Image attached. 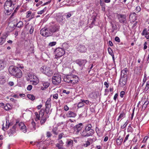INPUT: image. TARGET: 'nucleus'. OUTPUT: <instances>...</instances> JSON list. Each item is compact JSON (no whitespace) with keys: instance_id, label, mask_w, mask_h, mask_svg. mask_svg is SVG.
Listing matches in <instances>:
<instances>
[{"instance_id":"obj_1","label":"nucleus","mask_w":149,"mask_h":149,"mask_svg":"<svg viewBox=\"0 0 149 149\" xmlns=\"http://www.w3.org/2000/svg\"><path fill=\"white\" fill-rule=\"evenodd\" d=\"M8 71L11 75L15 76L17 78L21 77L22 75L21 70L18 67L12 65L9 67Z\"/></svg>"},{"instance_id":"obj_2","label":"nucleus","mask_w":149,"mask_h":149,"mask_svg":"<svg viewBox=\"0 0 149 149\" xmlns=\"http://www.w3.org/2000/svg\"><path fill=\"white\" fill-rule=\"evenodd\" d=\"M92 125L90 124L86 126L85 129L80 133L81 136L87 137L92 136L94 133V131L92 129Z\"/></svg>"},{"instance_id":"obj_3","label":"nucleus","mask_w":149,"mask_h":149,"mask_svg":"<svg viewBox=\"0 0 149 149\" xmlns=\"http://www.w3.org/2000/svg\"><path fill=\"white\" fill-rule=\"evenodd\" d=\"M14 4L11 0H7L4 3V8L8 13L13 10L14 8Z\"/></svg>"},{"instance_id":"obj_4","label":"nucleus","mask_w":149,"mask_h":149,"mask_svg":"<svg viewBox=\"0 0 149 149\" xmlns=\"http://www.w3.org/2000/svg\"><path fill=\"white\" fill-rule=\"evenodd\" d=\"M49 30L50 31L51 33H52L51 34L52 36H58L59 35V33H56L59 31V28L58 26L56 25H52L49 26Z\"/></svg>"},{"instance_id":"obj_5","label":"nucleus","mask_w":149,"mask_h":149,"mask_svg":"<svg viewBox=\"0 0 149 149\" xmlns=\"http://www.w3.org/2000/svg\"><path fill=\"white\" fill-rule=\"evenodd\" d=\"M61 75L59 74H54L52 78L53 84L55 85H58L61 83Z\"/></svg>"},{"instance_id":"obj_6","label":"nucleus","mask_w":149,"mask_h":149,"mask_svg":"<svg viewBox=\"0 0 149 149\" xmlns=\"http://www.w3.org/2000/svg\"><path fill=\"white\" fill-rule=\"evenodd\" d=\"M117 17L120 24H125L127 23V20L126 18L127 16L126 15L122 14H118Z\"/></svg>"},{"instance_id":"obj_7","label":"nucleus","mask_w":149,"mask_h":149,"mask_svg":"<svg viewBox=\"0 0 149 149\" xmlns=\"http://www.w3.org/2000/svg\"><path fill=\"white\" fill-rule=\"evenodd\" d=\"M49 28H45L42 29L40 31V33L44 36L48 37L50 36H52V33H51L50 31L49 30Z\"/></svg>"},{"instance_id":"obj_8","label":"nucleus","mask_w":149,"mask_h":149,"mask_svg":"<svg viewBox=\"0 0 149 149\" xmlns=\"http://www.w3.org/2000/svg\"><path fill=\"white\" fill-rule=\"evenodd\" d=\"M55 58H57L64 55L65 54V52L64 49L62 48H58L55 50Z\"/></svg>"},{"instance_id":"obj_9","label":"nucleus","mask_w":149,"mask_h":149,"mask_svg":"<svg viewBox=\"0 0 149 149\" xmlns=\"http://www.w3.org/2000/svg\"><path fill=\"white\" fill-rule=\"evenodd\" d=\"M87 61L86 59H78L75 61L76 63L80 67H83L86 63Z\"/></svg>"},{"instance_id":"obj_10","label":"nucleus","mask_w":149,"mask_h":149,"mask_svg":"<svg viewBox=\"0 0 149 149\" xmlns=\"http://www.w3.org/2000/svg\"><path fill=\"white\" fill-rule=\"evenodd\" d=\"M83 127L82 124L80 123L74 126V131H76L77 133H78L83 128Z\"/></svg>"},{"instance_id":"obj_11","label":"nucleus","mask_w":149,"mask_h":149,"mask_svg":"<svg viewBox=\"0 0 149 149\" xmlns=\"http://www.w3.org/2000/svg\"><path fill=\"white\" fill-rule=\"evenodd\" d=\"M16 128V124L15 125L12 127V128L10 129L8 132V134L10 136L13 134L15 132Z\"/></svg>"},{"instance_id":"obj_12","label":"nucleus","mask_w":149,"mask_h":149,"mask_svg":"<svg viewBox=\"0 0 149 149\" xmlns=\"http://www.w3.org/2000/svg\"><path fill=\"white\" fill-rule=\"evenodd\" d=\"M71 83L72 84H76L79 81V78L77 76L73 74L72 75Z\"/></svg>"},{"instance_id":"obj_13","label":"nucleus","mask_w":149,"mask_h":149,"mask_svg":"<svg viewBox=\"0 0 149 149\" xmlns=\"http://www.w3.org/2000/svg\"><path fill=\"white\" fill-rule=\"evenodd\" d=\"M77 49L81 52H85L86 51V48L84 45H80L77 47Z\"/></svg>"},{"instance_id":"obj_14","label":"nucleus","mask_w":149,"mask_h":149,"mask_svg":"<svg viewBox=\"0 0 149 149\" xmlns=\"http://www.w3.org/2000/svg\"><path fill=\"white\" fill-rule=\"evenodd\" d=\"M126 82V79L125 77H121L119 81L120 84L121 86H123Z\"/></svg>"},{"instance_id":"obj_15","label":"nucleus","mask_w":149,"mask_h":149,"mask_svg":"<svg viewBox=\"0 0 149 149\" xmlns=\"http://www.w3.org/2000/svg\"><path fill=\"white\" fill-rule=\"evenodd\" d=\"M7 37V35L5 34L0 38V45H2L5 42Z\"/></svg>"},{"instance_id":"obj_16","label":"nucleus","mask_w":149,"mask_h":149,"mask_svg":"<svg viewBox=\"0 0 149 149\" xmlns=\"http://www.w3.org/2000/svg\"><path fill=\"white\" fill-rule=\"evenodd\" d=\"M76 115V113L72 111H69L66 114V116L68 117H74Z\"/></svg>"},{"instance_id":"obj_17","label":"nucleus","mask_w":149,"mask_h":149,"mask_svg":"<svg viewBox=\"0 0 149 149\" xmlns=\"http://www.w3.org/2000/svg\"><path fill=\"white\" fill-rule=\"evenodd\" d=\"M72 75H68L66 76L64 78V80L65 82L67 83H71V78H72Z\"/></svg>"},{"instance_id":"obj_18","label":"nucleus","mask_w":149,"mask_h":149,"mask_svg":"<svg viewBox=\"0 0 149 149\" xmlns=\"http://www.w3.org/2000/svg\"><path fill=\"white\" fill-rule=\"evenodd\" d=\"M43 86L41 87L42 90H44L47 88L49 86V82H44L43 83Z\"/></svg>"},{"instance_id":"obj_19","label":"nucleus","mask_w":149,"mask_h":149,"mask_svg":"<svg viewBox=\"0 0 149 149\" xmlns=\"http://www.w3.org/2000/svg\"><path fill=\"white\" fill-rule=\"evenodd\" d=\"M128 71L127 69V68H125L124 69L122 70L121 71V77H125L127 76V72Z\"/></svg>"},{"instance_id":"obj_20","label":"nucleus","mask_w":149,"mask_h":149,"mask_svg":"<svg viewBox=\"0 0 149 149\" xmlns=\"http://www.w3.org/2000/svg\"><path fill=\"white\" fill-rule=\"evenodd\" d=\"M49 68L47 67L46 66H43L42 67L40 68V71L45 74L46 72L47 71V70L49 69Z\"/></svg>"},{"instance_id":"obj_21","label":"nucleus","mask_w":149,"mask_h":149,"mask_svg":"<svg viewBox=\"0 0 149 149\" xmlns=\"http://www.w3.org/2000/svg\"><path fill=\"white\" fill-rule=\"evenodd\" d=\"M123 141V139L121 138L120 136L118 137V138L116 139V143L117 145H120Z\"/></svg>"},{"instance_id":"obj_22","label":"nucleus","mask_w":149,"mask_h":149,"mask_svg":"<svg viewBox=\"0 0 149 149\" xmlns=\"http://www.w3.org/2000/svg\"><path fill=\"white\" fill-rule=\"evenodd\" d=\"M53 73V72L52 70H50L49 68V69L46 72L45 74L49 77H50L52 75Z\"/></svg>"},{"instance_id":"obj_23","label":"nucleus","mask_w":149,"mask_h":149,"mask_svg":"<svg viewBox=\"0 0 149 149\" xmlns=\"http://www.w3.org/2000/svg\"><path fill=\"white\" fill-rule=\"evenodd\" d=\"M23 23L22 21H19L18 23H17L16 25H14V26H16L19 28H21L22 27L23 25Z\"/></svg>"},{"instance_id":"obj_24","label":"nucleus","mask_w":149,"mask_h":149,"mask_svg":"<svg viewBox=\"0 0 149 149\" xmlns=\"http://www.w3.org/2000/svg\"><path fill=\"white\" fill-rule=\"evenodd\" d=\"M5 82L6 80L4 77L2 76H0V84H3Z\"/></svg>"},{"instance_id":"obj_25","label":"nucleus","mask_w":149,"mask_h":149,"mask_svg":"<svg viewBox=\"0 0 149 149\" xmlns=\"http://www.w3.org/2000/svg\"><path fill=\"white\" fill-rule=\"evenodd\" d=\"M125 116V114L124 112H122L120 114V115L118 116V117L117 119L118 121H119L120 119L121 120L124 118Z\"/></svg>"},{"instance_id":"obj_26","label":"nucleus","mask_w":149,"mask_h":149,"mask_svg":"<svg viewBox=\"0 0 149 149\" xmlns=\"http://www.w3.org/2000/svg\"><path fill=\"white\" fill-rule=\"evenodd\" d=\"M5 67L4 62L1 60H0V70L3 69Z\"/></svg>"},{"instance_id":"obj_27","label":"nucleus","mask_w":149,"mask_h":149,"mask_svg":"<svg viewBox=\"0 0 149 149\" xmlns=\"http://www.w3.org/2000/svg\"><path fill=\"white\" fill-rule=\"evenodd\" d=\"M56 19L58 22L60 23H63V21L64 19L63 17L62 16H59L57 17Z\"/></svg>"},{"instance_id":"obj_28","label":"nucleus","mask_w":149,"mask_h":149,"mask_svg":"<svg viewBox=\"0 0 149 149\" xmlns=\"http://www.w3.org/2000/svg\"><path fill=\"white\" fill-rule=\"evenodd\" d=\"M11 107L9 104H7L4 107L5 110L8 111L11 109Z\"/></svg>"},{"instance_id":"obj_29","label":"nucleus","mask_w":149,"mask_h":149,"mask_svg":"<svg viewBox=\"0 0 149 149\" xmlns=\"http://www.w3.org/2000/svg\"><path fill=\"white\" fill-rule=\"evenodd\" d=\"M27 97L32 100H33L35 99L34 96L33 95L29 94L27 95Z\"/></svg>"},{"instance_id":"obj_30","label":"nucleus","mask_w":149,"mask_h":149,"mask_svg":"<svg viewBox=\"0 0 149 149\" xmlns=\"http://www.w3.org/2000/svg\"><path fill=\"white\" fill-rule=\"evenodd\" d=\"M147 31V29L146 28H145L143 29V31L142 32V33H141V35L142 36H144L145 35L146 36L148 34V33Z\"/></svg>"},{"instance_id":"obj_31","label":"nucleus","mask_w":149,"mask_h":149,"mask_svg":"<svg viewBox=\"0 0 149 149\" xmlns=\"http://www.w3.org/2000/svg\"><path fill=\"white\" fill-rule=\"evenodd\" d=\"M56 146L57 148L56 149H65L63 147L62 145H60L59 144H56Z\"/></svg>"},{"instance_id":"obj_32","label":"nucleus","mask_w":149,"mask_h":149,"mask_svg":"<svg viewBox=\"0 0 149 149\" xmlns=\"http://www.w3.org/2000/svg\"><path fill=\"white\" fill-rule=\"evenodd\" d=\"M46 120V118L42 117L40 121V124L42 125L45 122Z\"/></svg>"},{"instance_id":"obj_33","label":"nucleus","mask_w":149,"mask_h":149,"mask_svg":"<svg viewBox=\"0 0 149 149\" xmlns=\"http://www.w3.org/2000/svg\"><path fill=\"white\" fill-rule=\"evenodd\" d=\"M108 51L109 54L111 56L113 55L114 54L113 52L112 51L110 47H108Z\"/></svg>"},{"instance_id":"obj_34","label":"nucleus","mask_w":149,"mask_h":149,"mask_svg":"<svg viewBox=\"0 0 149 149\" xmlns=\"http://www.w3.org/2000/svg\"><path fill=\"white\" fill-rule=\"evenodd\" d=\"M45 110L43 109H41L39 111V115L42 116V117L44 115Z\"/></svg>"},{"instance_id":"obj_35","label":"nucleus","mask_w":149,"mask_h":149,"mask_svg":"<svg viewBox=\"0 0 149 149\" xmlns=\"http://www.w3.org/2000/svg\"><path fill=\"white\" fill-rule=\"evenodd\" d=\"M30 83L34 85H36L38 84V81H35V80H33V81H30Z\"/></svg>"},{"instance_id":"obj_36","label":"nucleus","mask_w":149,"mask_h":149,"mask_svg":"<svg viewBox=\"0 0 149 149\" xmlns=\"http://www.w3.org/2000/svg\"><path fill=\"white\" fill-rule=\"evenodd\" d=\"M57 130V128L56 127L52 129L53 133L55 135H57L58 133L56 132Z\"/></svg>"},{"instance_id":"obj_37","label":"nucleus","mask_w":149,"mask_h":149,"mask_svg":"<svg viewBox=\"0 0 149 149\" xmlns=\"http://www.w3.org/2000/svg\"><path fill=\"white\" fill-rule=\"evenodd\" d=\"M148 104L149 106V101H146L144 104H143V107H144L145 108H146Z\"/></svg>"},{"instance_id":"obj_38","label":"nucleus","mask_w":149,"mask_h":149,"mask_svg":"<svg viewBox=\"0 0 149 149\" xmlns=\"http://www.w3.org/2000/svg\"><path fill=\"white\" fill-rule=\"evenodd\" d=\"M149 88V81L147 82L146 87L144 89V91H147Z\"/></svg>"},{"instance_id":"obj_39","label":"nucleus","mask_w":149,"mask_h":149,"mask_svg":"<svg viewBox=\"0 0 149 149\" xmlns=\"http://www.w3.org/2000/svg\"><path fill=\"white\" fill-rule=\"evenodd\" d=\"M62 47L63 48V49H66L68 47V45L66 43H64L62 45Z\"/></svg>"},{"instance_id":"obj_40","label":"nucleus","mask_w":149,"mask_h":149,"mask_svg":"<svg viewBox=\"0 0 149 149\" xmlns=\"http://www.w3.org/2000/svg\"><path fill=\"white\" fill-rule=\"evenodd\" d=\"M84 105V104L83 102H80L78 103L77 107L78 108H80Z\"/></svg>"},{"instance_id":"obj_41","label":"nucleus","mask_w":149,"mask_h":149,"mask_svg":"<svg viewBox=\"0 0 149 149\" xmlns=\"http://www.w3.org/2000/svg\"><path fill=\"white\" fill-rule=\"evenodd\" d=\"M127 130V132H132V128L131 127V126L130 124L128 126Z\"/></svg>"},{"instance_id":"obj_42","label":"nucleus","mask_w":149,"mask_h":149,"mask_svg":"<svg viewBox=\"0 0 149 149\" xmlns=\"http://www.w3.org/2000/svg\"><path fill=\"white\" fill-rule=\"evenodd\" d=\"M26 126L24 125V126H23L22 127L20 128L23 131V132L25 133L26 132Z\"/></svg>"},{"instance_id":"obj_43","label":"nucleus","mask_w":149,"mask_h":149,"mask_svg":"<svg viewBox=\"0 0 149 149\" xmlns=\"http://www.w3.org/2000/svg\"><path fill=\"white\" fill-rule=\"evenodd\" d=\"M31 14V12L30 11H28L27 12L26 15V18H28L30 17Z\"/></svg>"},{"instance_id":"obj_44","label":"nucleus","mask_w":149,"mask_h":149,"mask_svg":"<svg viewBox=\"0 0 149 149\" xmlns=\"http://www.w3.org/2000/svg\"><path fill=\"white\" fill-rule=\"evenodd\" d=\"M73 141L72 140H70V141H68V144L70 146H73Z\"/></svg>"},{"instance_id":"obj_45","label":"nucleus","mask_w":149,"mask_h":149,"mask_svg":"<svg viewBox=\"0 0 149 149\" xmlns=\"http://www.w3.org/2000/svg\"><path fill=\"white\" fill-rule=\"evenodd\" d=\"M64 135V134L63 133H61L60 134L58 135V140H60L61 139L62 137H63V136Z\"/></svg>"},{"instance_id":"obj_46","label":"nucleus","mask_w":149,"mask_h":149,"mask_svg":"<svg viewBox=\"0 0 149 149\" xmlns=\"http://www.w3.org/2000/svg\"><path fill=\"white\" fill-rule=\"evenodd\" d=\"M35 114L36 116V118H37V120H40V115L38 114V113L37 112H36L35 113Z\"/></svg>"},{"instance_id":"obj_47","label":"nucleus","mask_w":149,"mask_h":149,"mask_svg":"<svg viewBox=\"0 0 149 149\" xmlns=\"http://www.w3.org/2000/svg\"><path fill=\"white\" fill-rule=\"evenodd\" d=\"M56 44V42H51L49 44V46L51 47L55 45Z\"/></svg>"},{"instance_id":"obj_48","label":"nucleus","mask_w":149,"mask_h":149,"mask_svg":"<svg viewBox=\"0 0 149 149\" xmlns=\"http://www.w3.org/2000/svg\"><path fill=\"white\" fill-rule=\"evenodd\" d=\"M31 124H32V126H33V127L34 130H35L36 129V123L33 120L32 121V123H31Z\"/></svg>"},{"instance_id":"obj_49","label":"nucleus","mask_w":149,"mask_h":149,"mask_svg":"<svg viewBox=\"0 0 149 149\" xmlns=\"http://www.w3.org/2000/svg\"><path fill=\"white\" fill-rule=\"evenodd\" d=\"M141 8L139 6H137L136 8V11L137 13L140 12L141 10Z\"/></svg>"},{"instance_id":"obj_50","label":"nucleus","mask_w":149,"mask_h":149,"mask_svg":"<svg viewBox=\"0 0 149 149\" xmlns=\"http://www.w3.org/2000/svg\"><path fill=\"white\" fill-rule=\"evenodd\" d=\"M125 93L124 91H121L120 93V96L121 98L123 97L124 95H125Z\"/></svg>"},{"instance_id":"obj_51","label":"nucleus","mask_w":149,"mask_h":149,"mask_svg":"<svg viewBox=\"0 0 149 149\" xmlns=\"http://www.w3.org/2000/svg\"><path fill=\"white\" fill-rule=\"evenodd\" d=\"M96 17L95 16H93L92 19V21L91 22V24H95V22L96 20Z\"/></svg>"},{"instance_id":"obj_52","label":"nucleus","mask_w":149,"mask_h":149,"mask_svg":"<svg viewBox=\"0 0 149 149\" xmlns=\"http://www.w3.org/2000/svg\"><path fill=\"white\" fill-rule=\"evenodd\" d=\"M53 97L54 98L56 99H57L58 98V94L57 93H56L53 95Z\"/></svg>"},{"instance_id":"obj_53","label":"nucleus","mask_w":149,"mask_h":149,"mask_svg":"<svg viewBox=\"0 0 149 149\" xmlns=\"http://www.w3.org/2000/svg\"><path fill=\"white\" fill-rule=\"evenodd\" d=\"M32 88V86L31 85H29L28 86L27 89L28 91H30L31 90Z\"/></svg>"},{"instance_id":"obj_54","label":"nucleus","mask_w":149,"mask_h":149,"mask_svg":"<svg viewBox=\"0 0 149 149\" xmlns=\"http://www.w3.org/2000/svg\"><path fill=\"white\" fill-rule=\"evenodd\" d=\"M52 135V134L49 132H47V136L49 137H50Z\"/></svg>"},{"instance_id":"obj_55","label":"nucleus","mask_w":149,"mask_h":149,"mask_svg":"<svg viewBox=\"0 0 149 149\" xmlns=\"http://www.w3.org/2000/svg\"><path fill=\"white\" fill-rule=\"evenodd\" d=\"M51 103V102L50 101V100L48 99L46 102L45 105L50 104Z\"/></svg>"},{"instance_id":"obj_56","label":"nucleus","mask_w":149,"mask_h":149,"mask_svg":"<svg viewBox=\"0 0 149 149\" xmlns=\"http://www.w3.org/2000/svg\"><path fill=\"white\" fill-rule=\"evenodd\" d=\"M115 40L116 41L118 42H120V40L119 38L117 36L115 38Z\"/></svg>"},{"instance_id":"obj_57","label":"nucleus","mask_w":149,"mask_h":149,"mask_svg":"<svg viewBox=\"0 0 149 149\" xmlns=\"http://www.w3.org/2000/svg\"><path fill=\"white\" fill-rule=\"evenodd\" d=\"M34 28L32 26L30 30V34H32Z\"/></svg>"},{"instance_id":"obj_58","label":"nucleus","mask_w":149,"mask_h":149,"mask_svg":"<svg viewBox=\"0 0 149 149\" xmlns=\"http://www.w3.org/2000/svg\"><path fill=\"white\" fill-rule=\"evenodd\" d=\"M147 44V42H145L143 45H144L143 49L144 50L146 49L147 47V46L146 45Z\"/></svg>"},{"instance_id":"obj_59","label":"nucleus","mask_w":149,"mask_h":149,"mask_svg":"<svg viewBox=\"0 0 149 149\" xmlns=\"http://www.w3.org/2000/svg\"><path fill=\"white\" fill-rule=\"evenodd\" d=\"M66 14V15H65V16H66V18L67 19L70 17L71 15V14L70 13H68Z\"/></svg>"},{"instance_id":"obj_60","label":"nucleus","mask_w":149,"mask_h":149,"mask_svg":"<svg viewBox=\"0 0 149 149\" xmlns=\"http://www.w3.org/2000/svg\"><path fill=\"white\" fill-rule=\"evenodd\" d=\"M118 93H116L114 96L113 99L114 101H116V100L118 96Z\"/></svg>"},{"instance_id":"obj_61","label":"nucleus","mask_w":149,"mask_h":149,"mask_svg":"<svg viewBox=\"0 0 149 149\" xmlns=\"http://www.w3.org/2000/svg\"><path fill=\"white\" fill-rule=\"evenodd\" d=\"M129 136V134H128L125 138V139L124 141V143H125L126 142V141H127L128 139V137Z\"/></svg>"},{"instance_id":"obj_62","label":"nucleus","mask_w":149,"mask_h":149,"mask_svg":"<svg viewBox=\"0 0 149 149\" xmlns=\"http://www.w3.org/2000/svg\"><path fill=\"white\" fill-rule=\"evenodd\" d=\"M50 108H46L45 109V111L46 113L48 114L49 113Z\"/></svg>"},{"instance_id":"obj_63","label":"nucleus","mask_w":149,"mask_h":149,"mask_svg":"<svg viewBox=\"0 0 149 149\" xmlns=\"http://www.w3.org/2000/svg\"><path fill=\"white\" fill-rule=\"evenodd\" d=\"M42 1H39L38 3H37L36 4V6L37 7L38 6L42 4Z\"/></svg>"},{"instance_id":"obj_64","label":"nucleus","mask_w":149,"mask_h":149,"mask_svg":"<svg viewBox=\"0 0 149 149\" xmlns=\"http://www.w3.org/2000/svg\"><path fill=\"white\" fill-rule=\"evenodd\" d=\"M24 124L22 123H19V127L21 128L23 126H24Z\"/></svg>"}]
</instances>
